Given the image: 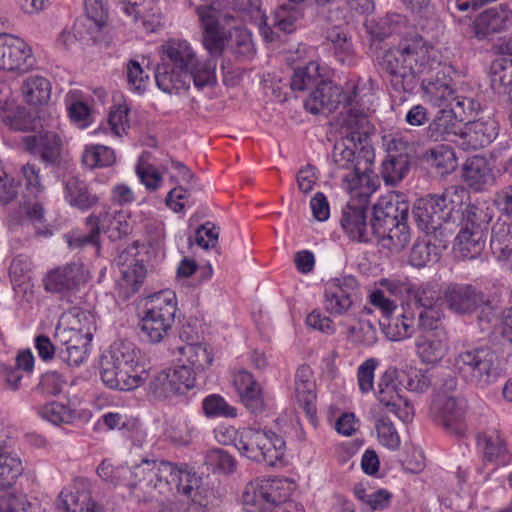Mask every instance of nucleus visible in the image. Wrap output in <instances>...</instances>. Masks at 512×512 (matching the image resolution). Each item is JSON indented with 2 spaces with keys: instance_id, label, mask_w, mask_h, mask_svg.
I'll return each instance as SVG.
<instances>
[{
  "instance_id": "obj_1",
  "label": "nucleus",
  "mask_w": 512,
  "mask_h": 512,
  "mask_svg": "<svg viewBox=\"0 0 512 512\" xmlns=\"http://www.w3.org/2000/svg\"><path fill=\"white\" fill-rule=\"evenodd\" d=\"M354 85V204H370V198L379 185L374 173L375 151L370 141L374 134V125L370 121L371 107H364L357 99Z\"/></svg>"
},
{
  "instance_id": "obj_2",
  "label": "nucleus",
  "mask_w": 512,
  "mask_h": 512,
  "mask_svg": "<svg viewBox=\"0 0 512 512\" xmlns=\"http://www.w3.org/2000/svg\"><path fill=\"white\" fill-rule=\"evenodd\" d=\"M100 376L103 383L122 391L141 386L148 373L141 363V354L132 342L117 340L100 357Z\"/></svg>"
},
{
  "instance_id": "obj_3",
  "label": "nucleus",
  "mask_w": 512,
  "mask_h": 512,
  "mask_svg": "<svg viewBox=\"0 0 512 512\" xmlns=\"http://www.w3.org/2000/svg\"><path fill=\"white\" fill-rule=\"evenodd\" d=\"M435 51L428 47L422 38L389 49L382 58V68L391 75L392 85L396 89L411 93L418 85L428 61Z\"/></svg>"
},
{
  "instance_id": "obj_4",
  "label": "nucleus",
  "mask_w": 512,
  "mask_h": 512,
  "mask_svg": "<svg viewBox=\"0 0 512 512\" xmlns=\"http://www.w3.org/2000/svg\"><path fill=\"white\" fill-rule=\"evenodd\" d=\"M172 471L168 461L143 459L133 467L131 479L126 483L128 495L148 506L162 495H171L168 479L173 481Z\"/></svg>"
},
{
  "instance_id": "obj_5",
  "label": "nucleus",
  "mask_w": 512,
  "mask_h": 512,
  "mask_svg": "<svg viewBox=\"0 0 512 512\" xmlns=\"http://www.w3.org/2000/svg\"><path fill=\"white\" fill-rule=\"evenodd\" d=\"M176 305V294L172 290H162L149 296L144 316L138 323L140 337L150 343L162 341L175 322Z\"/></svg>"
},
{
  "instance_id": "obj_6",
  "label": "nucleus",
  "mask_w": 512,
  "mask_h": 512,
  "mask_svg": "<svg viewBox=\"0 0 512 512\" xmlns=\"http://www.w3.org/2000/svg\"><path fill=\"white\" fill-rule=\"evenodd\" d=\"M454 367L466 383L480 388L488 387L500 376L498 357L487 346L459 351L454 360Z\"/></svg>"
},
{
  "instance_id": "obj_7",
  "label": "nucleus",
  "mask_w": 512,
  "mask_h": 512,
  "mask_svg": "<svg viewBox=\"0 0 512 512\" xmlns=\"http://www.w3.org/2000/svg\"><path fill=\"white\" fill-rule=\"evenodd\" d=\"M162 62L194 76L197 88L216 83V65L213 60L199 61L191 45L180 39H170L162 45Z\"/></svg>"
},
{
  "instance_id": "obj_8",
  "label": "nucleus",
  "mask_w": 512,
  "mask_h": 512,
  "mask_svg": "<svg viewBox=\"0 0 512 512\" xmlns=\"http://www.w3.org/2000/svg\"><path fill=\"white\" fill-rule=\"evenodd\" d=\"M492 219L488 209L467 205L462 211L460 230L456 243L461 256L474 259L485 247L487 232Z\"/></svg>"
},
{
  "instance_id": "obj_9",
  "label": "nucleus",
  "mask_w": 512,
  "mask_h": 512,
  "mask_svg": "<svg viewBox=\"0 0 512 512\" xmlns=\"http://www.w3.org/2000/svg\"><path fill=\"white\" fill-rule=\"evenodd\" d=\"M455 187L446 189L441 195H431L416 201L413 208V216L419 229L426 233L441 229L454 213H458L459 201Z\"/></svg>"
},
{
  "instance_id": "obj_10",
  "label": "nucleus",
  "mask_w": 512,
  "mask_h": 512,
  "mask_svg": "<svg viewBox=\"0 0 512 512\" xmlns=\"http://www.w3.org/2000/svg\"><path fill=\"white\" fill-rule=\"evenodd\" d=\"M368 205L354 204V238L357 237L360 242H368L372 236H377L383 242V245L391 251L399 252L406 247L411 239L410 229L407 220L395 222L393 226L382 227L379 230L368 231L367 212Z\"/></svg>"
},
{
  "instance_id": "obj_11",
  "label": "nucleus",
  "mask_w": 512,
  "mask_h": 512,
  "mask_svg": "<svg viewBox=\"0 0 512 512\" xmlns=\"http://www.w3.org/2000/svg\"><path fill=\"white\" fill-rule=\"evenodd\" d=\"M426 71L420 77L423 99L433 106L447 108L452 104L456 90L449 69L443 66L434 55L428 61Z\"/></svg>"
},
{
  "instance_id": "obj_12",
  "label": "nucleus",
  "mask_w": 512,
  "mask_h": 512,
  "mask_svg": "<svg viewBox=\"0 0 512 512\" xmlns=\"http://www.w3.org/2000/svg\"><path fill=\"white\" fill-rule=\"evenodd\" d=\"M195 386L194 374L185 364L156 373L149 382L148 394L158 401L185 394Z\"/></svg>"
},
{
  "instance_id": "obj_13",
  "label": "nucleus",
  "mask_w": 512,
  "mask_h": 512,
  "mask_svg": "<svg viewBox=\"0 0 512 512\" xmlns=\"http://www.w3.org/2000/svg\"><path fill=\"white\" fill-rule=\"evenodd\" d=\"M433 315L416 313L410 309L396 317L392 315L380 322L383 333L391 341H402L408 338L426 336L430 331L437 330L432 326Z\"/></svg>"
},
{
  "instance_id": "obj_14",
  "label": "nucleus",
  "mask_w": 512,
  "mask_h": 512,
  "mask_svg": "<svg viewBox=\"0 0 512 512\" xmlns=\"http://www.w3.org/2000/svg\"><path fill=\"white\" fill-rule=\"evenodd\" d=\"M55 342H57V355L60 360L69 366H79L87 358L88 346L92 334L87 328L56 327Z\"/></svg>"
},
{
  "instance_id": "obj_15",
  "label": "nucleus",
  "mask_w": 512,
  "mask_h": 512,
  "mask_svg": "<svg viewBox=\"0 0 512 512\" xmlns=\"http://www.w3.org/2000/svg\"><path fill=\"white\" fill-rule=\"evenodd\" d=\"M387 150L388 156L382 163L381 173L385 183L394 186L409 172L415 147L403 137L395 136L389 141Z\"/></svg>"
},
{
  "instance_id": "obj_16",
  "label": "nucleus",
  "mask_w": 512,
  "mask_h": 512,
  "mask_svg": "<svg viewBox=\"0 0 512 512\" xmlns=\"http://www.w3.org/2000/svg\"><path fill=\"white\" fill-rule=\"evenodd\" d=\"M397 377V370L395 368L387 369L378 382L375 395L382 406L395 414L402 422L407 423L412 421L414 409L399 394Z\"/></svg>"
},
{
  "instance_id": "obj_17",
  "label": "nucleus",
  "mask_w": 512,
  "mask_h": 512,
  "mask_svg": "<svg viewBox=\"0 0 512 512\" xmlns=\"http://www.w3.org/2000/svg\"><path fill=\"white\" fill-rule=\"evenodd\" d=\"M409 203L401 198L398 194H390L379 199L367 212L368 231L379 230L382 227L393 226L397 222H402L408 219Z\"/></svg>"
},
{
  "instance_id": "obj_18",
  "label": "nucleus",
  "mask_w": 512,
  "mask_h": 512,
  "mask_svg": "<svg viewBox=\"0 0 512 512\" xmlns=\"http://www.w3.org/2000/svg\"><path fill=\"white\" fill-rule=\"evenodd\" d=\"M350 105V96L345 94L342 88L332 81L323 80L317 88H315L304 102L305 108L312 114L331 113L335 111L340 104Z\"/></svg>"
},
{
  "instance_id": "obj_19",
  "label": "nucleus",
  "mask_w": 512,
  "mask_h": 512,
  "mask_svg": "<svg viewBox=\"0 0 512 512\" xmlns=\"http://www.w3.org/2000/svg\"><path fill=\"white\" fill-rule=\"evenodd\" d=\"M34 63L31 49L26 43L8 34H0V69L26 72Z\"/></svg>"
},
{
  "instance_id": "obj_20",
  "label": "nucleus",
  "mask_w": 512,
  "mask_h": 512,
  "mask_svg": "<svg viewBox=\"0 0 512 512\" xmlns=\"http://www.w3.org/2000/svg\"><path fill=\"white\" fill-rule=\"evenodd\" d=\"M444 299L450 310L457 314H470L482 306H489L490 300L481 290L469 284H454L447 287Z\"/></svg>"
},
{
  "instance_id": "obj_21",
  "label": "nucleus",
  "mask_w": 512,
  "mask_h": 512,
  "mask_svg": "<svg viewBox=\"0 0 512 512\" xmlns=\"http://www.w3.org/2000/svg\"><path fill=\"white\" fill-rule=\"evenodd\" d=\"M431 413L451 433L458 436L464 434L466 429L462 422L464 406L453 395L441 392L436 393L431 405Z\"/></svg>"
},
{
  "instance_id": "obj_22",
  "label": "nucleus",
  "mask_w": 512,
  "mask_h": 512,
  "mask_svg": "<svg viewBox=\"0 0 512 512\" xmlns=\"http://www.w3.org/2000/svg\"><path fill=\"white\" fill-rule=\"evenodd\" d=\"M332 127L339 139L334 144L333 161L339 169L349 170L352 167V108L345 106V112H340Z\"/></svg>"
},
{
  "instance_id": "obj_23",
  "label": "nucleus",
  "mask_w": 512,
  "mask_h": 512,
  "mask_svg": "<svg viewBox=\"0 0 512 512\" xmlns=\"http://www.w3.org/2000/svg\"><path fill=\"white\" fill-rule=\"evenodd\" d=\"M26 150L44 164L58 166L61 163L62 140L52 131L39 132L23 138Z\"/></svg>"
},
{
  "instance_id": "obj_24",
  "label": "nucleus",
  "mask_w": 512,
  "mask_h": 512,
  "mask_svg": "<svg viewBox=\"0 0 512 512\" xmlns=\"http://www.w3.org/2000/svg\"><path fill=\"white\" fill-rule=\"evenodd\" d=\"M512 11L506 4H499L481 12L473 22L472 31L478 40L489 39L492 35L508 28Z\"/></svg>"
},
{
  "instance_id": "obj_25",
  "label": "nucleus",
  "mask_w": 512,
  "mask_h": 512,
  "mask_svg": "<svg viewBox=\"0 0 512 512\" xmlns=\"http://www.w3.org/2000/svg\"><path fill=\"white\" fill-rule=\"evenodd\" d=\"M85 281L83 266L72 262L48 272L44 279V287L49 292L64 294L77 290Z\"/></svg>"
},
{
  "instance_id": "obj_26",
  "label": "nucleus",
  "mask_w": 512,
  "mask_h": 512,
  "mask_svg": "<svg viewBox=\"0 0 512 512\" xmlns=\"http://www.w3.org/2000/svg\"><path fill=\"white\" fill-rule=\"evenodd\" d=\"M295 397L303 407L309 421L315 426L316 416V383L312 369L301 365L295 374Z\"/></svg>"
},
{
  "instance_id": "obj_27",
  "label": "nucleus",
  "mask_w": 512,
  "mask_h": 512,
  "mask_svg": "<svg viewBox=\"0 0 512 512\" xmlns=\"http://www.w3.org/2000/svg\"><path fill=\"white\" fill-rule=\"evenodd\" d=\"M65 512H97V504L92 500L90 483L85 478H77L72 490L61 491L59 497Z\"/></svg>"
},
{
  "instance_id": "obj_28",
  "label": "nucleus",
  "mask_w": 512,
  "mask_h": 512,
  "mask_svg": "<svg viewBox=\"0 0 512 512\" xmlns=\"http://www.w3.org/2000/svg\"><path fill=\"white\" fill-rule=\"evenodd\" d=\"M352 278H334L326 285L325 308L330 313L343 314L352 306Z\"/></svg>"
},
{
  "instance_id": "obj_29",
  "label": "nucleus",
  "mask_w": 512,
  "mask_h": 512,
  "mask_svg": "<svg viewBox=\"0 0 512 512\" xmlns=\"http://www.w3.org/2000/svg\"><path fill=\"white\" fill-rule=\"evenodd\" d=\"M62 184L63 197L70 206L86 211L98 203V196L78 176H67L63 179Z\"/></svg>"
},
{
  "instance_id": "obj_30",
  "label": "nucleus",
  "mask_w": 512,
  "mask_h": 512,
  "mask_svg": "<svg viewBox=\"0 0 512 512\" xmlns=\"http://www.w3.org/2000/svg\"><path fill=\"white\" fill-rule=\"evenodd\" d=\"M455 110L441 108L428 126V136L434 141H452L457 144L461 136L462 122L455 116Z\"/></svg>"
},
{
  "instance_id": "obj_31",
  "label": "nucleus",
  "mask_w": 512,
  "mask_h": 512,
  "mask_svg": "<svg viewBox=\"0 0 512 512\" xmlns=\"http://www.w3.org/2000/svg\"><path fill=\"white\" fill-rule=\"evenodd\" d=\"M496 132L493 123L483 121H468L463 124L461 136L457 139V145L463 150L485 147L495 138Z\"/></svg>"
},
{
  "instance_id": "obj_32",
  "label": "nucleus",
  "mask_w": 512,
  "mask_h": 512,
  "mask_svg": "<svg viewBox=\"0 0 512 512\" xmlns=\"http://www.w3.org/2000/svg\"><path fill=\"white\" fill-rule=\"evenodd\" d=\"M155 81L160 90L172 95L178 94L181 90H187L191 82L194 83V76L185 70H179L162 62L155 70Z\"/></svg>"
},
{
  "instance_id": "obj_33",
  "label": "nucleus",
  "mask_w": 512,
  "mask_h": 512,
  "mask_svg": "<svg viewBox=\"0 0 512 512\" xmlns=\"http://www.w3.org/2000/svg\"><path fill=\"white\" fill-rule=\"evenodd\" d=\"M462 177L468 186L476 191L483 190L494 180L492 168L485 157L468 158L462 167Z\"/></svg>"
},
{
  "instance_id": "obj_34",
  "label": "nucleus",
  "mask_w": 512,
  "mask_h": 512,
  "mask_svg": "<svg viewBox=\"0 0 512 512\" xmlns=\"http://www.w3.org/2000/svg\"><path fill=\"white\" fill-rule=\"evenodd\" d=\"M182 364H185L188 369L194 374L203 372L213 362V352L211 347L206 343H187L178 348Z\"/></svg>"
},
{
  "instance_id": "obj_35",
  "label": "nucleus",
  "mask_w": 512,
  "mask_h": 512,
  "mask_svg": "<svg viewBox=\"0 0 512 512\" xmlns=\"http://www.w3.org/2000/svg\"><path fill=\"white\" fill-rule=\"evenodd\" d=\"M268 479H256L245 486L242 503L246 512H268L269 501Z\"/></svg>"
},
{
  "instance_id": "obj_36",
  "label": "nucleus",
  "mask_w": 512,
  "mask_h": 512,
  "mask_svg": "<svg viewBox=\"0 0 512 512\" xmlns=\"http://www.w3.org/2000/svg\"><path fill=\"white\" fill-rule=\"evenodd\" d=\"M297 4L290 1L288 4H282L269 17V25L277 34L276 40L279 38L278 31L289 34L296 30L297 22L304 15L303 9Z\"/></svg>"
},
{
  "instance_id": "obj_37",
  "label": "nucleus",
  "mask_w": 512,
  "mask_h": 512,
  "mask_svg": "<svg viewBox=\"0 0 512 512\" xmlns=\"http://www.w3.org/2000/svg\"><path fill=\"white\" fill-rule=\"evenodd\" d=\"M490 246L492 253L499 260L512 256V219H498L491 230Z\"/></svg>"
},
{
  "instance_id": "obj_38",
  "label": "nucleus",
  "mask_w": 512,
  "mask_h": 512,
  "mask_svg": "<svg viewBox=\"0 0 512 512\" xmlns=\"http://www.w3.org/2000/svg\"><path fill=\"white\" fill-rule=\"evenodd\" d=\"M414 303L416 305V313H423L427 315H433L432 326L438 329L441 323V311L435 305L438 300V293L435 289V285L432 283L422 284L418 287L413 294Z\"/></svg>"
},
{
  "instance_id": "obj_39",
  "label": "nucleus",
  "mask_w": 512,
  "mask_h": 512,
  "mask_svg": "<svg viewBox=\"0 0 512 512\" xmlns=\"http://www.w3.org/2000/svg\"><path fill=\"white\" fill-rule=\"evenodd\" d=\"M416 344L424 360L434 362L444 356L446 335L440 326L437 330L427 333L426 336H418Z\"/></svg>"
},
{
  "instance_id": "obj_40",
  "label": "nucleus",
  "mask_w": 512,
  "mask_h": 512,
  "mask_svg": "<svg viewBox=\"0 0 512 512\" xmlns=\"http://www.w3.org/2000/svg\"><path fill=\"white\" fill-rule=\"evenodd\" d=\"M263 440L264 430L246 428L240 432L239 437L235 440V447L245 457L261 462Z\"/></svg>"
},
{
  "instance_id": "obj_41",
  "label": "nucleus",
  "mask_w": 512,
  "mask_h": 512,
  "mask_svg": "<svg viewBox=\"0 0 512 512\" xmlns=\"http://www.w3.org/2000/svg\"><path fill=\"white\" fill-rule=\"evenodd\" d=\"M327 39L333 44L337 60L342 64H350L352 60V41L349 24L332 27L327 32Z\"/></svg>"
},
{
  "instance_id": "obj_42",
  "label": "nucleus",
  "mask_w": 512,
  "mask_h": 512,
  "mask_svg": "<svg viewBox=\"0 0 512 512\" xmlns=\"http://www.w3.org/2000/svg\"><path fill=\"white\" fill-rule=\"evenodd\" d=\"M22 92L28 104L42 105L50 99L51 84L45 77L30 76L23 82Z\"/></svg>"
},
{
  "instance_id": "obj_43",
  "label": "nucleus",
  "mask_w": 512,
  "mask_h": 512,
  "mask_svg": "<svg viewBox=\"0 0 512 512\" xmlns=\"http://www.w3.org/2000/svg\"><path fill=\"white\" fill-rule=\"evenodd\" d=\"M23 471L21 459L0 446V488L14 485Z\"/></svg>"
},
{
  "instance_id": "obj_44",
  "label": "nucleus",
  "mask_w": 512,
  "mask_h": 512,
  "mask_svg": "<svg viewBox=\"0 0 512 512\" xmlns=\"http://www.w3.org/2000/svg\"><path fill=\"white\" fill-rule=\"evenodd\" d=\"M323 80L319 73V66L311 62L304 67H299L294 70L290 87L294 91H313Z\"/></svg>"
},
{
  "instance_id": "obj_45",
  "label": "nucleus",
  "mask_w": 512,
  "mask_h": 512,
  "mask_svg": "<svg viewBox=\"0 0 512 512\" xmlns=\"http://www.w3.org/2000/svg\"><path fill=\"white\" fill-rule=\"evenodd\" d=\"M239 10L250 13L256 20H259L260 33L266 42L276 41L277 34L269 25V17L261 9L260 0H235Z\"/></svg>"
},
{
  "instance_id": "obj_46",
  "label": "nucleus",
  "mask_w": 512,
  "mask_h": 512,
  "mask_svg": "<svg viewBox=\"0 0 512 512\" xmlns=\"http://www.w3.org/2000/svg\"><path fill=\"white\" fill-rule=\"evenodd\" d=\"M285 441L272 431L264 430L261 462L274 466L285 454Z\"/></svg>"
},
{
  "instance_id": "obj_47",
  "label": "nucleus",
  "mask_w": 512,
  "mask_h": 512,
  "mask_svg": "<svg viewBox=\"0 0 512 512\" xmlns=\"http://www.w3.org/2000/svg\"><path fill=\"white\" fill-rule=\"evenodd\" d=\"M115 162L114 151L103 145H95L85 149L82 163L89 169L107 167Z\"/></svg>"
},
{
  "instance_id": "obj_48",
  "label": "nucleus",
  "mask_w": 512,
  "mask_h": 512,
  "mask_svg": "<svg viewBox=\"0 0 512 512\" xmlns=\"http://www.w3.org/2000/svg\"><path fill=\"white\" fill-rule=\"evenodd\" d=\"M354 493L356 497L366 505V508L369 511L383 510L387 508L392 498V494L385 489L367 491L362 487H356Z\"/></svg>"
},
{
  "instance_id": "obj_49",
  "label": "nucleus",
  "mask_w": 512,
  "mask_h": 512,
  "mask_svg": "<svg viewBox=\"0 0 512 512\" xmlns=\"http://www.w3.org/2000/svg\"><path fill=\"white\" fill-rule=\"evenodd\" d=\"M379 29L378 32L371 31L370 33L382 39L393 34L406 35L409 26L405 16L398 13H389L380 21Z\"/></svg>"
},
{
  "instance_id": "obj_50",
  "label": "nucleus",
  "mask_w": 512,
  "mask_h": 512,
  "mask_svg": "<svg viewBox=\"0 0 512 512\" xmlns=\"http://www.w3.org/2000/svg\"><path fill=\"white\" fill-rule=\"evenodd\" d=\"M103 214L90 215L86 219V227L88 229L87 234L78 235L69 240V246L72 248H79L86 245H94L99 247L100 237V222L103 221Z\"/></svg>"
},
{
  "instance_id": "obj_51",
  "label": "nucleus",
  "mask_w": 512,
  "mask_h": 512,
  "mask_svg": "<svg viewBox=\"0 0 512 512\" xmlns=\"http://www.w3.org/2000/svg\"><path fill=\"white\" fill-rule=\"evenodd\" d=\"M170 466L173 468L172 474H175L173 481L168 479L169 486L171 488V495L174 494V491L185 495H191L192 491L195 489L199 482L196 474L191 471L179 469L171 462Z\"/></svg>"
},
{
  "instance_id": "obj_52",
  "label": "nucleus",
  "mask_w": 512,
  "mask_h": 512,
  "mask_svg": "<svg viewBox=\"0 0 512 512\" xmlns=\"http://www.w3.org/2000/svg\"><path fill=\"white\" fill-rule=\"evenodd\" d=\"M39 415L52 424L59 425L70 423L74 418V411L60 402H51L39 408Z\"/></svg>"
},
{
  "instance_id": "obj_53",
  "label": "nucleus",
  "mask_w": 512,
  "mask_h": 512,
  "mask_svg": "<svg viewBox=\"0 0 512 512\" xmlns=\"http://www.w3.org/2000/svg\"><path fill=\"white\" fill-rule=\"evenodd\" d=\"M436 246L426 240H417L410 251L409 263L417 268L425 267L433 259H437Z\"/></svg>"
},
{
  "instance_id": "obj_54",
  "label": "nucleus",
  "mask_w": 512,
  "mask_h": 512,
  "mask_svg": "<svg viewBox=\"0 0 512 512\" xmlns=\"http://www.w3.org/2000/svg\"><path fill=\"white\" fill-rule=\"evenodd\" d=\"M205 463L212 469H218L224 473H232L236 468L234 457L220 448L209 450L205 456Z\"/></svg>"
},
{
  "instance_id": "obj_55",
  "label": "nucleus",
  "mask_w": 512,
  "mask_h": 512,
  "mask_svg": "<svg viewBox=\"0 0 512 512\" xmlns=\"http://www.w3.org/2000/svg\"><path fill=\"white\" fill-rule=\"evenodd\" d=\"M192 499L213 511L222 501V494L208 483L197 484Z\"/></svg>"
},
{
  "instance_id": "obj_56",
  "label": "nucleus",
  "mask_w": 512,
  "mask_h": 512,
  "mask_svg": "<svg viewBox=\"0 0 512 512\" xmlns=\"http://www.w3.org/2000/svg\"><path fill=\"white\" fill-rule=\"evenodd\" d=\"M31 507L24 494L0 490V512H27Z\"/></svg>"
},
{
  "instance_id": "obj_57",
  "label": "nucleus",
  "mask_w": 512,
  "mask_h": 512,
  "mask_svg": "<svg viewBox=\"0 0 512 512\" xmlns=\"http://www.w3.org/2000/svg\"><path fill=\"white\" fill-rule=\"evenodd\" d=\"M3 123L10 129L28 132L36 129V120L24 108L17 109L3 118Z\"/></svg>"
},
{
  "instance_id": "obj_58",
  "label": "nucleus",
  "mask_w": 512,
  "mask_h": 512,
  "mask_svg": "<svg viewBox=\"0 0 512 512\" xmlns=\"http://www.w3.org/2000/svg\"><path fill=\"white\" fill-rule=\"evenodd\" d=\"M432 165L440 170L441 174L453 171L456 167L454 151L445 145L437 146L431 150Z\"/></svg>"
},
{
  "instance_id": "obj_59",
  "label": "nucleus",
  "mask_w": 512,
  "mask_h": 512,
  "mask_svg": "<svg viewBox=\"0 0 512 512\" xmlns=\"http://www.w3.org/2000/svg\"><path fill=\"white\" fill-rule=\"evenodd\" d=\"M203 410L207 416L235 417L236 409L230 406L224 398L219 395H210L203 401Z\"/></svg>"
},
{
  "instance_id": "obj_60",
  "label": "nucleus",
  "mask_w": 512,
  "mask_h": 512,
  "mask_svg": "<svg viewBox=\"0 0 512 512\" xmlns=\"http://www.w3.org/2000/svg\"><path fill=\"white\" fill-rule=\"evenodd\" d=\"M379 365L376 358H369L361 364L357 371V382L361 393L366 394L374 390V372Z\"/></svg>"
},
{
  "instance_id": "obj_61",
  "label": "nucleus",
  "mask_w": 512,
  "mask_h": 512,
  "mask_svg": "<svg viewBox=\"0 0 512 512\" xmlns=\"http://www.w3.org/2000/svg\"><path fill=\"white\" fill-rule=\"evenodd\" d=\"M492 70L491 82L494 87L512 88V60H497Z\"/></svg>"
},
{
  "instance_id": "obj_62",
  "label": "nucleus",
  "mask_w": 512,
  "mask_h": 512,
  "mask_svg": "<svg viewBox=\"0 0 512 512\" xmlns=\"http://www.w3.org/2000/svg\"><path fill=\"white\" fill-rule=\"evenodd\" d=\"M66 380L56 371L43 374L36 386V391L46 395H58L62 392Z\"/></svg>"
},
{
  "instance_id": "obj_63",
  "label": "nucleus",
  "mask_w": 512,
  "mask_h": 512,
  "mask_svg": "<svg viewBox=\"0 0 512 512\" xmlns=\"http://www.w3.org/2000/svg\"><path fill=\"white\" fill-rule=\"evenodd\" d=\"M269 487V501L271 508L280 505L284 502L290 501L291 496V483L286 479H268Z\"/></svg>"
},
{
  "instance_id": "obj_64",
  "label": "nucleus",
  "mask_w": 512,
  "mask_h": 512,
  "mask_svg": "<svg viewBox=\"0 0 512 512\" xmlns=\"http://www.w3.org/2000/svg\"><path fill=\"white\" fill-rule=\"evenodd\" d=\"M219 227L211 222H206L196 229L195 241L203 249L214 248L218 243Z\"/></svg>"
}]
</instances>
